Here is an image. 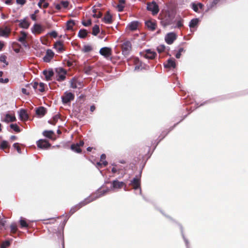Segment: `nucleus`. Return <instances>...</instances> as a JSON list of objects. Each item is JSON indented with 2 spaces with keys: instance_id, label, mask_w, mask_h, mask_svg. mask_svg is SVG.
Listing matches in <instances>:
<instances>
[{
  "instance_id": "nucleus-1",
  "label": "nucleus",
  "mask_w": 248,
  "mask_h": 248,
  "mask_svg": "<svg viewBox=\"0 0 248 248\" xmlns=\"http://www.w3.org/2000/svg\"><path fill=\"white\" fill-rule=\"evenodd\" d=\"M56 73V79L59 82L64 81L66 78L67 71L62 67H57L55 69Z\"/></svg>"
},
{
  "instance_id": "nucleus-2",
  "label": "nucleus",
  "mask_w": 248,
  "mask_h": 248,
  "mask_svg": "<svg viewBox=\"0 0 248 248\" xmlns=\"http://www.w3.org/2000/svg\"><path fill=\"white\" fill-rule=\"evenodd\" d=\"M122 54L125 57L128 56L131 51L132 45L130 41H126L121 45Z\"/></svg>"
},
{
  "instance_id": "nucleus-3",
  "label": "nucleus",
  "mask_w": 248,
  "mask_h": 248,
  "mask_svg": "<svg viewBox=\"0 0 248 248\" xmlns=\"http://www.w3.org/2000/svg\"><path fill=\"white\" fill-rule=\"evenodd\" d=\"M89 199V198H85L84 200L79 202L78 204H76L74 206L72 207L70 210L69 214L70 216L73 215L74 213H75L78 210L81 208L82 207L87 205V204L90 203V201H88Z\"/></svg>"
},
{
  "instance_id": "nucleus-4",
  "label": "nucleus",
  "mask_w": 248,
  "mask_h": 248,
  "mask_svg": "<svg viewBox=\"0 0 248 248\" xmlns=\"http://www.w3.org/2000/svg\"><path fill=\"white\" fill-rule=\"evenodd\" d=\"M142 170H141L140 172L139 176L136 175L131 181L130 185L133 186V188L135 190L139 189L140 194H141V189L140 186V179L141 174Z\"/></svg>"
},
{
  "instance_id": "nucleus-5",
  "label": "nucleus",
  "mask_w": 248,
  "mask_h": 248,
  "mask_svg": "<svg viewBox=\"0 0 248 248\" xmlns=\"http://www.w3.org/2000/svg\"><path fill=\"white\" fill-rule=\"evenodd\" d=\"M146 8L148 11H151L154 16L157 14L159 11L158 5L155 1L147 3Z\"/></svg>"
},
{
  "instance_id": "nucleus-6",
  "label": "nucleus",
  "mask_w": 248,
  "mask_h": 248,
  "mask_svg": "<svg viewBox=\"0 0 248 248\" xmlns=\"http://www.w3.org/2000/svg\"><path fill=\"white\" fill-rule=\"evenodd\" d=\"M226 0H209L207 4V11L212 9H215L217 7V5L225 2Z\"/></svg>"
},
{
  "instance_id": "nucleus-7",
  "label": "nucleus",
  "mask_w": 248,
  "mask_h": 248,
  "mask_svg": "<svg viewBox=\"0 0 248 248\" xmlns=\"http://www.w3.org/2000/svg\"><path fill=\"white\" fill-rule=\"evenodd\" d=\"M75 98L74 94L71 92H65L64 95L61 97L63 104H67L73 100Z\"/></svg>"
},
{
  "instance_id": "nucleus-8",
  "label": "nucleus",
  "mask_w": 248,
  "mask_h": 248,
  "mask_svg": "<svg viewBox=\"0 0 248 248\" xmlns=\"http://www.w3.org/2000/svg\"><path fill=\"white\" fill-rule=\"evenodd\" d=\"M109 191V189L108 188H107L106 189L100 191L99 194L96 193L93 195H90L87 197V198H89L88 201H90V203L91 202H93V201L96 200V199H97L98 198L105 195Z\"/></svg>"
},
{
  "instance_id": "nucleus-9",
  "label": "nucleus",
  "mask_w": 248,
  "mask_h": 248,
  "mask_svg": "<svg viewBox=\"0 0 248 248\" xmlns=\"http://www.w3.org/2000/svg\"><path fill=\"white\" fill-rule=\"evenodd\" d=\"M111 189H120L124 186V190H126V184L123 182H120L117 179L112 181L111 182Z\"/></svg>"
},
{
  "instance_id": "nucleus-10",
  "label": "nucleus",
  "mask_w": 248,
  "mask_h": 248,
  "mask_svg": "<svg viewBox=\"0 0 248 248\" xmlns=\"http://www.w3.org/2000/svg\"><path fill=\"white\" fill-rule=\"evenodd\" d=\"M176 37L175 33L173 32H169L165 36V40L167 44L171 45L176 39Z\"/></svg>"
},
{
  "instance_id": "nucleus-11",
  "label": "nucleus",
  "mask_w": 248,
  "mask_h": 248,
  "mask_svg": "<svg viewBox=\"0 0 248 248\" xmlns=\"http://www.w3.org/2000/svg\"><path fill=\"white\" fill-rule=\"evenodd\" d=\"M38 148L42 149H46L50 146V144L45 140H39L37 141Z\"/></svg>"
},
{
  "instance_id": "nucleus-12",
  "label": "nucleus",
  "mask_w": 248,
  "mask_h": 248,
  "mask_svg": "<svg viewBox=\"0 0 248 248\" xmlns=\"http://www.w3.org/2000/svg\"><path fill=\"white\" fill-rule=\"evenodd\" d=\"M99 53L105 58H108L111 55V49L108 47H103L100 49Z\"/></svg>"
},
{
  "instance_id": "nucleus-13",
  "label": "nucleus",
  "mask_w": 248,
  "mask_h": 248,
  "mask_svg": "<svg viewBox=\"0 0 248 248\" xmlns=\"http://www.w3.org/2000/svg\"><path fill=\"white\" fill-rule=\"evenodd\" d=\"M11 32V29L8 26L0 27V36L5 38L8 37Z\"/></svg>"
},
{
  "instance_id": "nucleus-14",
  "label": "nucleus",
  "mask_w": 248,
  "mask_h": 248,
  "mask_svg": "<svg viewBox=\"0 0 248 248\" xmlns=\"http://www.w3.org/2000/svg\"><path fill=\"white\" fill-rule=\"evenodd\" d=\"M54 55V52L51 49H47L45 56L43 57V61L46 62H49L53 58Z\"/></svg>"
},
{
  "instance_id": "nucleus-15",
  "label": "nucleus",
  "mask_w": 248,
  "mask_h": 248,
  "mask_svg": "<svg viewBox=\"0 0 248 248\" xmlns=\"http://www.w3.org/2000/svg\"><path fill=\"white\" fill-rule=\"evenodd\" d=\"M156 55L155 52L148 49L146 50V53L143 54V56L147 59H153Z\"/></svg>"
},
{
  "instance_id": "nucleus-16",
  "label": "nucleus",
  "mask_w": 248,
  "mask_h": 248,
  "mask_svg": "<svg viewBox=\"0 0 248 248\" xmlns=\"http://www.w3.org/2000/svg\"><path fill=\"white\" fill-rule=\"evenodd\" d=\"M36 114L39 117L44 116L46 112V108L44 107H39L36 108Z\"/></svg>"
},
{
  "instance_id": "nucleus-17",
  "label": "nucleus",
  "mask_w": 248,
  "mask_h": 248,
  "mask_svg": "<svg viewBox=\"0 0 248 248\" xmlns=\"http://www.w3.org/2000/svg\"><path fill=\"white\" fill-rule=\"evenodd\" d=\"M43 75L45 76L46 80H50L51 77L54 75V73L52 69L48 70H45L43 72Z\"/></svg>"
},
{
  "instance_id": "nucleus-18",
  "label": "nucleus",
  "mask_w": 248,
  "mask_h": 248,
  "mask_svg": "<svg viewBox=\"0 0 248 248\" xmlns=\"http://www.w3.org/2000/svg\"><path fill=\"white\" fill-rule=\"evenodd\" d=\"M16 21L19 22V26L20 28L27 29L30 26V23L26 20V18L20 20H16Z\"/></svg>"
},
{
  "instance_id": "nucleus-19",
  "label": "nucleus",
  "mask_w": 248,
  "mask_h": 248,
  "mask_svg": "<svg viewBox=\"0 0 248 248\" xmlns=\"http://www.w3.org/2000/svg\"><path fill=\"white\" fill-rule=\"evenodd\" d=\"M54 48H55L58 52H62L64 50L63 48V44L60 41H57L54 45Z\"/></svg>"
},
{
  "instance_id": "nucleus-20",
  "label": "nucleus",
  "mask_w": 248,
  "mask_h": 248,
  "mask_svg": "<svg viewBox=\"0 0 248 248\" xmlns=\"http://www.w3.org/2000/svg\"><path fill=\"white\" fill-rule=\"evenodd\" d=\"M146 26L151 31L155 30L156 25L155 22L151 20H147L145 22Z\"/></svg>"
},
{
  "instance_id": "nucleus-21",
  "label": "nucleus",
  "mask_w": 248,
  "mask_h": 248,
  "mask_svg": "<svg viewBox=\"0 0 248 248\" xmlns=\"http://www.w3.org/2000/svg\"><path fill=\"white\" fill-rule=\"evenodd\" d=\"M176 66V63L174 59H172L171 58L167 60V63L166 64H164V67L165 68H175Z\"/></svg>"
},
{
  "instance_id": "nucleus-22",
  "label": "nucleus",
  "mask_w": 248,
  "mask_h": 248,
  "mask_svg": "<svg viewBox=\"0 0 248 248\" xmlns=\"http://www.w3.org/2000/svg\"><path fill=\"white\" fill-rule=\"evenodd\" d=\"M102 21L106 24H110L112 22V16L110 15L109 11L107 12L106 15L102 19Z\"/></svg>"
},
{
  "instance_id": "nucleus-23",
  "label": "nucleus",
  "mask_w": 248,
  "mask_h": 248,
  "mask_svg": "<svg viewBox=\"0 0 248 248\" xmlns=\"http://www.w3.org/2000/svg\"><path fill=\"white\" fill-rule=\"evenodd\" d=\"M178 124V123L175 124H174V125L173 126H172L171 127H170L169 129V130H168L167 132H166V131H164L163 132H162V133L161 134V135L159 136V138H160L159 140V141L157 142V143H156V146L157 145V144L162 140L168 134L170 131H171L173 128Z\"/></svg>"
},
{
  "instance_id": "nucleus-24",
  "label": "nucleus",
  "mask_w": 248,
  "mask_h": 248,
  "mask_svg": "<svg viewBox=\"0 0 248 248\" xmlns=\"http://www.w3.org/2000/svg\"><path fill=\"white\" fill-rule=\"evenodd\" d=\"M31 30L33 33H40L42 31V28L40 25L34 24Z\"/></svg>"
},
{
  "instance_id": "nucleus-25",
  "label": "nucleus",
  "mask_w": 248,
  "mask_h": 248,
  "mask_svg": "<svg viewBox=\"0 0 248 248\" xmlns=\"http://www.w3.org/2000/svg\"><path fill=\"white\" fill-rule=\"evenodd\" d=\"M139 22L138 21H133L131 22L127 26V27L132 31H134L137 30Z\"/></svg>"
},
{
  "instance_id": "nucleus-26",
  "label": "nucleus",
  "mask_w": 248,
  "mask_h": 248,
  "mask_svg": "<svg viewBox=\"0 0 248 248\" xmlns=\"http://www.w3.org/2000/svg\"><path fill=\"white\" fill-rule=\"evenodd\" d=\"M19 117L21 120H26L28 119L29 116L24 109H21L19 111Z\"/></svg>"
},
{
  "instance_id": "nucleus-27",
  "label": "nucleus",
  "mask_w": 248,
  "mask_h": 248,
  "mask_svg": "<svg viewBox=\"0 0 248 248\" xmlns=\"http://www.w3.org/2000/svg\"><path fill=\"white\" fill-rule=\"evenodd\" d=\"M16 120V118L15 116L11 115L9 114H6L5 115V118L3 120L6 123L13 122Z\"/></svg>"
},
{
  "instance_id": "nucleus-28",
  "label": "nucleus",
  "mask_w": 248,
  "mask_h": 248,
  "mask_svg": "<svg viewBox=\"0 0 248 248\" xmlns=\"http://www.w3.org/2000/svg\"><path fill=\"white\" fill-rule=\"evenodd\" d=\"M87 34L88 32L86 29H80L78 31V36L80 38H84L87 36Z\"/></svg>"
},
{
  "instance_id": "nucleus-29",
  "label": "nucleus",
  "mask_w": 248,
  "mask_h": 248,
  "mask_svg": "<svg viewBox=\"0 0 248 248\" xmlns=\"http://www.w3.org/2000/svg\"><path fill=\"white\" fill-rule=\"evenodd\" d=\"M199 22V19L197 18H193L190 20L189 23V26L190 28H194L198 24Z\"/></svg>"
},
{
  "instance_id": "nucleus-30",
  "label": "nucleus",
  "mask_w": 248,
  "mask_h": 248,
  "mask_svg": "<svg viewBox=\"0 0 248 248\" xmlns=\"http://www.w3.org/2000/svg\"><path fill=\"white\" fill-rule=\"evenodd\" d=\"M60 116L59 114H57L53 116L52 120H50L48 121V123L50 124L55 125L60 118Z\"/></svg>"
},
{
  "instance_id": "nucleus-31",
  "label": "nucleus",
  "mask_w": 248,
  "mask_h": 248,
  "mask_svg": "<svg viewBox=\"0 0 248 248\" xmlns=\"http://www.w3.org/2000/svg\"><path fill=\"white\" fill-rule=\"evenodd\" d=\"M75 24L74 20L70 19L66 22V29L67 30H71L73 29V26Z\"/></svg>"
},
{
  "instance_id": "nucleus-32",
  "label": "nucleus",
  "mask_w": 248,
  "mask_h": 248,
  "mask_svg": "<svg viewBox=\"0 0 248 248\" xmlns=\"http://www.w3.org/2000/svg\"><path fill=\"white\" fill-rule=\"evenodd\" d=\"M179 227H180V229L181 230V234H182V235L183 236V238L185 242V243H186V248H189V244H188V240L185 237V235H184V232H183V227L181 225V224H178Z\"/></svg>"
},
{
  "instance_id": "nucleus-33",
  "label": "nucleus",
  "mask_w": 248,
  "mask_h": 248,
  "mask_svg": "<svg viewBox=\"0 0 248 248\" xmlns=\"http://www.w3.org/2000/svg\"><path fill=\"white\" fill-rule=\"evenodd\" d=\"M71 149L77 153H80L81 152V149L78 147V145H75V144H72L71 145Z\"/></svg>"
},
{
  "instance_id": "nucleus-34",
  "label": "nucleus",
  "mask_w": 248,
  "mask_h": 248,
  "mask_svg": "<svg viewBox=\"0 0 248 248\" xmlns=\"http://www.w3.org/2000/svg\"><path fill=\"white\" fill-rule=\"evenodd\" d=\"M100 32L99 26L97 25H95L93 27L92 34L94 36H96Z\"/></svg>"
},
{
  "instance_id": "nucleus-35",
  "label": "nucleus",
  "mask_w": 248,
  "mask_h": 248,
  "mask_svg": "<svg viewBox=\"0 0 248 248\" xmlns=\"http://www.w3.org/2000/svg\"><path fill=\"white\" fill-rule=\"evenodd\" d=\"M19 223L21 228H28L29 226V224L26 222L25 219L22 217H20Z\"/></svg>"
},
{
  "instance_id": "nucleus-36",
  "label": "nucleus",
  "mask_w": 248,
  "mask_h": 248,
  "mask_svg": "<svg viewBox=\"0 0 248 248\" xmlns=\"http://www.w3.org/2000/svg\"><path fill=\"white\" fill-rule=\"evenodd\" d=\"M54 134L52 130H45L43 132V135L47 138L51 139L52 135Z\"/></svg>"
},
{
  "instance_id": "nucleus-37",
  "label": "nucleus",
  "mask_w": 248,
  "mask_h": 248,
  "mask_svg": "<svg viewBox=\"0 0 248 248\" xmlns=\"http://www.w3.org/2000/svg\"><path fill=\"white\" fill-rule=\"evenodd\" d=\"M10 127H11V128H12V129H13L15 131H16V132H20V129L19 127L16 124H11L10 125Z\"/></svg>"
},
{
  "instance_id": "nucleus-38",
  "label": "nucleus",
  "mask_w": 248,
  "mask_h": 248,
  "mask_svg": "<svg viewBox=\"0 0 248 248\" xmlns=\"http://www.w3.org/2000/svg\"><path fill=\"white\" fill-rule=\"evenodd\" d=\"M92 50V47L90 45H84L82 51L83 52L86 53L91 51Z\"/></svg>"
},
{
  "instance_id": "nucleus-39",
  "label": "nucleus",
  "mask_w": 248,
  "mask_h": 248,
  "mask_svg": "<svg viewBox=\"0 0 248 248\" xmlns=\"http://www.w3.org/2000/svg\"><path fill=\"white\" fill-rule=\"evenodd\" d=\"M38 83L37 82H34L33 83H31L30 84H27L26 85V87H30L31 86L32 87V88L36 90L38 86Z\"/></svg>"
},
{
  "instance_id": "nucleus-40",
  "label": "nucleus",
  "mask_w": 248,
  "mask_h": 248,
  "mask_svg": "<svg viewBox=\"0 0 248 248\" xmlns=\"http://www.w3.org/2000/svg\"><path fill=\"white\" fill-rule=\"evenodd\" d=\"M10 229L12 233H15L17 231L16 225L15 223H12L10 225Z\"/></svg>"
},
{
  "instance_id": "nucleus-41",
  "label": "nucleus",
  "mask_w": 248,
  "mask_h": 248,
  "mask_svg": "<svg viewBox=\"0 0 248 248\" xmlns=\"http://www.w3.org/2000/svg\"><path fill=\"white\" fill-rule=\"evenodd\" d=\"M3 73L2 71H0V82L1 83H6L9 81V79L8 78H6L5 79H3L2 78V76Z\"/></svg>"
},
{
  "instance_id": "nucleus-42",
  "label": "nucleus",
  "mask_w": 248,
  "mask_h": 248,
  "mask_svg": "<svg viewBox=\"0 0 248 248\" xmlns=\"http://www.w3.org/2000/svg\"><path fill=\"white\" fill-rule=\"evenodd\" d=\"M10 245V242L9 240H6L3 242L0 246V248H7Z\"/></svg>"
},
{
  "instance_id": "nucleus-43",
  "label": "nucleus",
  "mask_w": 248,
  "mask_h": 248,
  "mask_svg": "<svg viewBox=\"0 0 248 248\" xmlns=\"http://www.w3.org/2000/svg\"><path fill=\"white\" fill-rule=\"evenodd\" d=\"M8 147V143L6 140H3L2 141L0 148L1 149H4Z\"/></svg>"
},
{
  "instance_id": "nucleus-44",
  "label": "nucleus",
  "mask_w": 248,
  "mask_h": 248,
  "mask_svg": "<svg viewBox=\"0 0 248 248\" xmlns=\"http://www.w3.org/2000/svg\"><path fill=\"white\" fill-rule=\"evenodd\" d=\"M185 50L183 47H180L179 49L178 52L175 54V57L177 59H179L181 56V53L183 52H184Z\"/></svg>"
},
{
  "instance_id": "nucleus-45",
  "label": "nucleus",
  "mask_w": 248,
  "mask_h": 248,
  "mask_svg": "<svg viewBox=\"0 0 248 248\" xmlns=\"http://www.w3.org/2000/svg\"><path fill=\"white\" fill-rule=\"evenodd\" d=\"M75 80V78H73L70 81V87L72 88H73V89H76L77 88V83L75 82H74V81Z\"/></svg>"
},
{
  "instance_id": "nucleus-46",
  "label": "nucleus",
  "mask_w": 248,
  "mask_h": 248,
  "mask_svg": "<svg viewBox=\"0 0 248 248\" xmlns=\"http://www.w3.org/2000/svg\"><path fill=\"white\" fill-rule=\"evenodd\" d=\"M0 62L5 63L6 65L8 64V62L6 61V56L4 55H1L0 56Z\"/></svg>"
},
{
  "instance_id": "nucleus-47",
  "label": "nucleus",
  "mask_w": 248,
  "mask_h": 248,
  "mask_svg": "<svg viewBox=\"0 0 248 248\" xmlns=\"http://www.w3.org/2000/svg\"><path fill=\"white\" fill-rule=\"evenodd\" d=\"M161 24L164 27H166L170 24V21L169 20H162L161 21Z\"/></svg>"
},
{
  "instance_id": "nucleus-48",
  "label": "nucleus",
  "mask_w": 248,
  "mask_h": 248,
  "mask_svg": "<svg viewBox=\"0 0 248 248\" xmlns=\"http://www.w3.org/2000/svg\"><path fill=\"white\" fill-rule=\"evenodd\" d=\"M165 49V46L164 45H161L157 47V50L158 53L163 52Z\"/></svg>"
},
{
  "instance_id": "nucleus-49",
  "label": "nucleus",
  "mask_w": 248,
  "mask_h": 248,
  "mask_svg": "<svg viewBox=\"0 0 248 248\" xmlns=\"http://www.w3.org/2000/svg\"><path fill=\"white\" fill-rule=\"evenodd\" d=\"M92 24L91 19H88L87 21H82V24L85 27H88Z\"/></svg>"
},
{
  "instance_id": "nucleus-50",
  "label": "nucleus",
  "mask_w": 248,
  "mask_h": 248,
  "mask_svg": "<svg viewBox=\"0 0 248 248\" xmlns=\"http://www.w3.org/2000/svg\"><path fill=\"white\" fill-rule=\"evenodd\" d=\"M39 86V91L40 92H43L45 91V84L43 82H40L38 85Z\"/></svg>"
},
{
  "instance_id": "nucleus-51",
  "label": "nucleus",
  "mask_w": 248,
  "mask_h": 248,
  "mask_svg": "<svg viewBox=\"0 0 248 248\" xmlns=\"http://www.w3.org/2000/svg\"><path fill=\"white\" fill-rule=\"evenodd\" d=\"M60 3H61L62 6L64 8H66L68 6L69 3L68 1L66 0V1H62Z\"/></svg>"
},
{
  "instance_id": "nucleus-52",
  "label": "nucleus",
  "mask_w": 248,
  "mask_h": 248,
  "mask_svg": "<svg viewBox=\"0 0 248 248\" xmlns=\"http://www.w3.org/2000/svg\"><path fill=\"white\" fill-rule=\"evenodd\" d=\"M191 5L192 9L193 10V11H195V12H198L199 8L198 5L194 3H192Z\"/></svg>"
},
{
  "instance_id": "nucleus-53",
  "label": "nucleus",
  "mask_w": 248,
  "mask_h": 248,
  "mask_svg": "<svg viewBox=\"0 0 248 248\" xmlns=\"http://www.w3.org/2000/svg\"><path fill=\"white\" fill-rule=\"evenodd\" d=\"M18 143H15L13 144V147L16 149L17 152L19 154L21 153V149L18 146Z\"/></svg>"
},
{
  "instance_id": "nucleus-54",
  "label": "nucleus",
  "mask_w": 248,
  "mask_h": 248,
  "mask_svg": "<svg viewBox=\"0 0 248 248\" xmlns=\"http://www.w3.org/2000/svg\"><path fill=\"white\" fill-rule=\"evenodd\" d=\"M142 69L141 68V63L140 62V63H137V65L135 66L134 70L135 71H139Z\"/></svg>"
},
{
  "instance_id": "nucleus-55",
  "label": "nucleus",
  "mask_w": 248,
  "mask_h": 248,
  "mask_svg": "<svg viewBox=\"0 0 248 248\" xmlns=\"http://www.w3.org/2000/svg\"><path fill=\"white\" fill-rule=\"evenodd\" d=\"M48 34L54 38H56L58 35L57 32L55 31H52L49 32Z\"/></svg>"
},
{
  "instance_id": "nucleus-56",
  "label": "nucleus",
  "mask_w": 248,
  "mask_h": 248,
  "mask_svg": "<svg viewBox=\"0 0 248 248\" xmlns=\"http://www.w3.org/2000/svg\"><path fill=\"white\" fill-rule=\"evenodd\" d=\"M183 26V20H180L179 21H177V23H176V27H177V28H181L182 27V26Z\"/></svg>"
},
{
  "instance_id": "nucleus-57",
  "label": "nucleus",
  "mask_w": 248,
  "mask_h": 248,
  "mask_svg": "<svg viewBox=\"0 0 248 248\" xmlns=\"http://www.w3.org/2000/svg\"><path fill=\"white\" fill-rule=\"evenodd\" d=\"M117 7L118 8V11L119 12H122L123 11L124 6L121 4H118Z\"/></svg>"
},
{
  "instance_id": "nucleus-58",
  "label": "nucleus",
  "mask_w": 248,
  "mask_h": 248,
  "mask_svg": "<svg viewBox=\"0 0 248 248\" xmlns=\"http://www.w3.org/2000/svg\"><path fill=\"white\" fill-rule=\"evenodd\" d=\"M16 2L17 4H20L21 5H23L25 4L26 0H16Z\"/></svg>"
},
{
  "instance_id": "nucleus-59",
  "label": "nucleus",
  "mask_w": 248,
  "mask_h": 248,
  "mask_svg": "<svg viewBox=\"0 0 248 248\" xmlns=\"http://www.w3.org/2000/svg\"><path fill=\"white\" fill-rule=\"evenodd\" d=\"M102 16V13L101 12H99L98 13V14H94L93 15V17H96V18H100Z\"/></svg>"
},
{
  "instance_id": "nucleus-60",
  "label": "nucleus",
  "mask_w": 248,
  "mask_h": 248,
  "mask_svg": "<svg viewBox=\"0 0 248 248\" xmlns=\"http://www.w3.org/2000/svg\"><path fill=\"white\" fill-rule=\"evenodd\" d=\"M21 44H22V45L25 47H26V48H29V45L28 44V43H27V42L26 41V40H25V41H24V42H22L21 43Z\"/></svg>"
},
{
  "instance_id": "nucleus-61",
  "label": "nucleus",
  "mask_w": 248,
  "mask_h": 248,
  "mask_svg": "<svg viewBox=\"0 0 248 248\" xmlns=\"http://www.w3.org/2000/svg\"><path fill=\"white\" fill-rule=\"evenodd\" d=\"M22 93L26 95H29L30 93L27 92V90L25 88H22L21 90Z\"/></svg>"
},
{
  "instance_id": "nucleus-62",
  "label": "nucleus",
  "mask_w": 248,
  "mask_h": 248,
  "mask_svg": "<svg viewBox=\"0 0 248 248\" xmlns=\"http://www.w3.org/2000/svg\"><path fill=\"white\" fill-rule=\"evenodd\" d=\"M84 141L80 140L78 143H77L75 145H78V147L80 148V146H82L84 145Z\"/></svg>"
},
{
  "instance_id": "nucleus-63",
  "label": "nucleus",
  "mask_w": 248,
  "mask_h": 248,
  "mask_svg": "<svg viewBox=\"0 0 248 248\" xmlns=\"http://www.w3.org/2000/svg\"><path fill=\"white\" fill-rule=\"evenodd\" d=\"M20 33L22 34V37H24V38L26 39L27 34V33L24 31H21Z\"/></svg>"
},
{
  "instance_id": "nucleus-64",
  "label": "nucleus",
  "mask_w": 248,
  "mask_h": 248,
  "mask_svg": "<svg viewBox=\"0 0 248 248\" xmlns=\"http://www.w3.org/2000/svg\"><path fill=\"white\" fill-rule=\"evenodd\" d=\"M25 40H26V39L24 38V37H20L18 38L17 40L20 42V43H22V42H24V41H25Z\"/></svg>"
}]
</instances>
